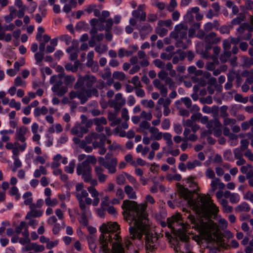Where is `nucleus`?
Here are the masks:
<instances>
[{
    "instance_id": "obj_46",
    "label": "nucleus",
    "mask_w": 253,
    "mask_h": 253,
    "mask_svg": "<svg viewBox=\"0 0 253 253\" xmlns=\"http://www.w3.org/2000/svg\"><path fill=\"white\" fill-rule=\"evenodd\" d=\"M241 61L243 66L245 67H249L253 65V58H250L246 56L241 57Z\"/></svg>"
},
{
    "instance_id": "obj_52",
    "label": "nucleus",
    "mask_w": 253,
    "mask_h": 253,
    "mask_svg": "<svg viewBox=\"0 0 253 253\" xmlns=\"http://www.w3.org/2000/svg\"><path fill=\"white\" fill-rule=\"evenodd\" d=\"M245 20V16L243 14H240L237 17L234 18L231 21V24L233 25H237L240 24L242 22Z\"/></svg>"
},
{
    "instance_id": "obj_24",
    "label": "nucleus",
    "mask_w": 253,
    "mask_h": 253,
    "mask_svg": "<svg viewBox=\"0 0 253 253\" xmlns=\"http://www.w3.org/2000/svg\"><path fill=\"white\" fill-rule=\"evenodd\" d=\"M153 84L155 87L159 90L162 96L167 97L168 90L165 84H162L158 79H155L153 81Z\"/></svg>"
},
{
    "instance_id": "obj_28",
    "label": "nucleus",
    "mask_w": 253,
    "mask_h": 253,
    "mask_svg": "<svg viewBox=\"0 0 253 253\" xmlns=\"http://www.w3.org/2000/svg\"><path fill=\"white\" fill-rule=\"evenodd\" d=\"M225 198H229L230 203L232 204L238 203L240 199V196L238 193H231L229 191H225L224 193Z\"/></svg>"
},
{
    "instance_id": "obj_30",
    "label": "nucleus",
    "mask_w": 253,
    "mask_h": 253,
    "mask_svg": "<svg viewBox=\"0 0 253 253\" xmlns=\"http://www.w3.org/2000/svg\"><path fill=\"white\" fill-rule=\"evenodd\" d=\"M134 189V187L129 185H126L125 186L124 192L126 194L128 199L134 200L137 198L136 192Z\"/></svg>"
},
{
    "instance_id": "obj_49",
    "label": "nucleus",
    "mask_w": 253,
    "mask_h": 253,
    "mask_svg": "<svg viewBox=\"0 0 253 253\" xmlns=\"http://www.w3.org/2000/svg\"><path fill=\"white\" fill-rule=\"evenodd\" d=\"M65 76L64 72L60 73L58 75L52 76L50 79V84H53L55 82H58L59 81H61L63 78L64 79Z\"/></svg>"
},
{
    "instance_id": "obj_56",
    "label": "nucleus",
    "mask_w": 253,
    "mask_h": 253,
    "mask_svg": "<svg viewBox=\"0 0 253 253\" xmlns=\"http://www.w3.org/2000/svg\"><path fill=\"white\" fill-rule=\"evenodd\" d=\"M75 165V161H72L70 162L68 166L65 167L64 170L69 173H72L74 171Z\"/></svg>"
},
{
    "instance_id": "obj_4",
    "label": "nucleus",
    "mask_w": 253,
    "mask_h": 253,
    "mask_svg": "<svg viewBox=\"0 0 253 253\" xmlns=\"http://www.w3.org/2000/svg\"><path fill=\"white\" fill-rule=\"evenodd\" d=\"M120 226L117 222H109L107 224H103L100 227L101 234L99 237V242L100 248L103 252L107 253L109 252L108 243L114 239L119 242L121 238L119 235Z\"/></svg>"
},
{
    "instance_id": "obj_38",
    "label": "nucleus",
    "mask_w": 253,
    "mask_h": 253,
    "mask_svg": "<svg viewBox=\"0 0 253 253\" xmlns=\"http://www.w3.org/2000/svg\"><path fill=\"white\" fill-rule=\"evenodd\" d=\"M241 75L247 78L246 83L249 84L253 83V70H251L250 71H244L241 73Z\"/></svg>"
},
{
    "instance_id": "obj_17",
    "label": "nucleus",
    "mask_w": 253,
    "mask_h": 253,
    "mask_svg": "<svg viewBox=\"0 0 253 253\" xmlns=\"http://www.w3.org/2000/svg\"><path fill=\"white\" fill-rule=\"evenodd\" d=\"M126 102V99L123 97V94L121 93H118L116 94L111 105L115 110L120 111L121 107L125 105Z\"/></svg>"
},
{
    "instance_id": "obj_19",
    "label": "nucleus",
    "mask_w": 253,
    "mask_h": 253,
    "mask_svg": "<svg viewBox=\"0 0 253 253\" xmlns=\"http://www.w3.org/2000/svg\"><path fill=\"white\" fill-rule=\"evenodd\" d=\"M88 132V129L80 124H76L71 129V132L73 135L83 137L84 134Z\"/></svg>"
},
{
    "instance_id": "obj_61",
    "label": "nucleus",
    "mask_w": 253,
    "mask_h": 253,
    "mask_svg": "<svg viewBox=\"0 0 253 253\" xmlns=\"http://www.w3.org/2000/svg\"><path fill=\"white\" fill-rule=\"evenodd\" d=\"M14 84L16 86L25 87L26 86L25 81L23 80L22 78L19 76L17 77L15 79Z\"/></svg>"
},
{
    "instance_id": "obj_51",
    "label": "nucleus",
    "mask_w": 253,
    "mask_h": 253,
    "mask_svg": "<svg viewBox=\"0 0 253 253\" xmlns=\"http://www.w3.org/2000/svg\"><path fill=\"white\" fill-rule=\"evenodd\" d=\"M126 177L128 181L133 185L135 189H137L139 187V184L136 179L132 175L126 174Z\"/></svg>"
},
{
    "instance_id": "obj_16",
    "label": "nucleus",
    "mask_w": 253,
    "mask_h": 253,
    "mask_svg": "<svg viewBox=\"0 0 253 253\" xmlns=\"http://www.w3.org/2000/svg\"><path fill=\"white\" fill-rule=\"evenodd\" d=\"M51 88L52 91L59 97L63 96L68 91V87L62 85V81L55 82Z\"/></svg>"
},
{
    "instance_id": "obj_21",
    "label": "nucleus",
    "mask_w": 253,
    "mask_h": 253,
    "mask_svg": "<svg viewBox=\"0 0 253 253\" xmlns=\"http://www.w3.org/2000/svg\"><path fill=\"white\" fill-rule=\"evenodd\" d=\"M145 8L144 4H141L138 6L137 9L132 11V16L136 18H140V20L142 21L146 20V13L144 11Z\"/></svg>"
},
{
    "instance_id": "obj_18",
    "label": "nucleus",
    "mask_w": 253,
    "mask_h": 253,
    "mask_svg": "<svg viewBox=\"0 0 253 253\" xmlns=\"http://www.w3.org/2000/svg\"><path fill=\"white\" fill-rule=\"evenodd\" d=\"M106 140V137L105 135L102 134L99 142L94 141L92 143V146L94 148H99L98 153L102 155L105 154L107 151L106 148L105 147V141Z\"/></svg>"
},
{
    "instance_id": "obj_11",
    "label": "nucleus",
    "mask_w": 253,
    "mask_h": 253,
    "mask_svg": "<svg viewBox=\"0 0 253 253\" xmlns=\"http://www.w3.org/2000/svg\"><path fill=\"white\" fill-rule=\"evenodd\" d=\"M91 172L92 168L89 164H87V162L83 161L78 164L77 167V174L81 175L84 181H88L90 180Z\"/></svg>"
},
{
    "instance_id": "obj_53",
    "label": "nucleus",
    "mask_w": 253,
    "mask_h": 253,
    "mask_svg": "<svg viewBox=\"0 0 253 253\" xmlns=\"http://www.w3.org/2000/svg\"><path fill=\"white\" fill-rule=\"evenodd\" d=\"M220 179L218 178H215L212 179L210 186L211 189L210 190V192H214L217 189L218 184H219Z\"/></svg>"
},
{
    "instance_id": "obj_33",
    "label": "nucleus",
    "mask_w": 253,
    "mask_h": 253,
    "mask_svg": "<svg viewBox=\"0 0 253 253\" xmlns=\"http://www.w3.org/2000/svg\"><path fill=\"white\" fill-rule=\"evenodd\" d=\"M9 10L10 12L9 14L5 15L4 17L5 22L7 23L11 22L16 16L17 10L16 8L13 6H10Z\"/></svg>"
},
{
    "instance_id": "obj_15",
    "label": "nucleus",
    "mask_w": 253,
    "mask_h": 253,
    "mask_svg": "<svg viewBox=\"0 0 253 253\" xmlns=\"http://www.w3.org/2000/svg\"><path fill=\"white\" fill-rule=\"evenodd\" d=\"M221 38L217 37V34L211 32L205 36V42L207 44L206 45V49H210L211 48L212 44H217L221 41Z\"/></svg>"
},
{
    "instance_id": "obj_14",
    "label": "nucleus",
    "mask_w": 253,
    "mask_h": 253,
    "mask_svg": "<svg viewBox=\"0 0 253 253\" xmlns=\"http://www.w3.org/2000/svg\"><path fill=\"white\" fill-rule=\"evenodd\" d=\"M111 156V155L109 153L106 155L105 158L106 163L104 167L108 170L109 173L113 174L117 171L116 167L118 165V159L116 158L110 159Z\"/></svg>"
},
{
    "instance_id": "obj_36",
    "label": "nucleus",
    "mask_w": 253,
    "mask_h": 253,
    "mask_svg": "<svg viewBox=\"0 0 253 253\" xmlns=\"http://www.w3.org/2000/svg\"><path fill=\"white\" fill-rule=\"evenodd\" d=\"M196 179V177L193 175H190L184 179L186 183L189 184V186L194 188V191L198 189V184L195 181Z\"/></svg>"
},
{
    "instance_id": "obj_40",
    "label": "nucleus",
    "mask_w": 253,
    "mask_h": 253,
    "mask_svg": "<svg viewBox=\"0 0 253 253\" xmlns=\"http://www.w3.org/2000/svg\"><path fill=\"white\" fill-rule=\"evenodd\" d=\"M105 22H106L105 27L104 28L103 24L101 23V25L99 26V30L101 31L105 29L106 32L111 31L113 24V19L112 18H109L106 21L105 20Z\"/></svg>"
},
{
    "instance_id": "obj_25",
    "label": "nucleus",
    "mask_w": 253,
    "mask_h": 253,
    "mask_svg": "<svg viewBox=\"0 0 253 253\" xmlns=\"http://www.w3.org/2000/svg\"><path fill=\"white\" fill-rule=\"evenodd\" d=\"M151 133V139L153 141H158L164 137V133L159 131V129L155 126H151L149 131Z\"/></svg>"
},
{
    "instance_id": "obj_10",
    "label": "nucleus",
    "mask_w": 253,
    "mask_h": 253,
    "mask_svg": "<svg viewBox=\"0 0 253 253\" xmlns=\"http://www.w3.org/2000/svg\"><path fill=\"white\" fill-rule=\"evenodd\" d=\"M97 82L96 78L93 75H85L80 76L74 85V88L78 89L83 86L90 88Z\"/></svg>"
},
{
    "instance_id": "obj_37",
    "label": "nucleus",
    "mask_w": 253,
    "mask_h": 253,
    "mask_svg": "<svg viewBox=\"0 0 253 253\" xmlns=\"http://www.w3.org/2000/svg\"><path fill=\"white\" fill-rule=\"evenodd\" d=\"M77 2L76 0H70L68 4H65L63 7V10L66 13L70 12L73 8L77 6Z\"/></svg>"
},
{
    "instance_id": "obj_12",
    "label": "nucleus",
    "mask_w": 253,
    "mask_h": 253,
    "mask_svg": "<svg viewBox=\"0 0 253 253\" xmlns=\"http://www.w3.org/2000/svg\"><path fill=\"white\" fill-rule=\"evenodd\" d=\"M92 95L96 97L98 96V91L95 88L78 91V98L80 100L82 104L86 103L88 98L91 97Z\"/></svg>"
},
{
    "instance_id": "obj_31",
    "label": "nucleus",
    "mask_w": 253,
    "mask_h": 253,
    "mask_svg": "<svg viewBox=\"0 0 253 253\" xmlns=\"http://www.w3.org/2000/svg\"><path fill=\"white\" fill-rule=\"evenodd\" d=\"M119 242L116 241L113 243L112 253H125V249L122 245Z\"/></svg>"
},
{
    "instance_id": "obj_44",
    "label": "nucleus",
    "mask_w": 253,
    "mask_h": 253,
    "mask_svg": "<svg viewBox=\"0 0 253 253\" xmlns=\"http://www.w3.org/2000/svg\"><path fill=\"white\" fill-rule=\"evenodd\" d=\"M48 113V109L45 106H42L41 108H36L34 110V115L38 117L41 115H44Z\"/></svg>"
},
{
    "instance_id": "obj_7",
    "label": "nucleus",
    "mask_w": 253,
    "mask_h": 253,
    "mask_svg": "<svg viewBox=\"0 0 253 253\" xmlns=\"http://www.w3.org/2000/svg\"><path fill=\"white\" fill-rule=\"evenodd\" d=\"M138 59L140 60L139 64L141 67H144L149 66V62L146 54L142 50H139L137 56H133L129 59L130 63L132 65H135L129 71V74H134L140 70V66L138 65H135L138 62Z\"/></svg>"
},
{
    "instance_id": "obj_34",
    "label": "nucleus",
    "mask_w": 253,
    "mask_h": 253,
    "mask_svg": "<svg viewBox=\"0 0 253 253\" xmlns=\"http://www.w3.org/2000/svg\"><path fill=\"white\" fill-rule=\"evenodd\" d=\"M103 134H98L96 132H92L89 134H88L87 136H86L84 138L85 142L87 144H90L91 143H93V140H96L97 139H99V140H100L101 136Z\"/></svg>"
},
{
    "instance_id": "obj_5",
    "label": "nucleus",
    "mask_w": 253,
    "mask_h": 253,
    "mask_svg": "<svg viewBox=\"0 0 253 253\" xmlns=\"http://www.w3.org/2000/svg\"><path fill=\"white\" fill-rule=\"evenodd\" d=\"M77 200L79 202V206L81 210V218L80 222L84 224H87V215L90 213L89 206L92 203V199L88 197V193L85 190L79 192H74Z\"/></svg>"
},
{
    "instance_id": "obj_9",
    "label": "nucleus",
    "mask_w": 253,
    "mask_h": 253,
    "mask_svg": "<svg viewBox=\"0 0 253 253\" xmlns=\"http://www.w3.org/2000/svg\"><path fill=\"white\" fill-rule=\"evenodd\" d=\"M28 132V129L24 126L18 127L16 128L14 135L16 141L20 143L19 148L22 149V152L25 150L27 147L26 135Z\"/></svg>"
},
{
    "instance_id": "obj_6",
    "label": "nucleus",
    "mask_w": 253,
    "mask_h": 253,
    "mask_svg": "<svg viewBox=\"0 0 253 253\" xmlns=\"http://www.w3.org/2000/svg\"><path fill=\"white\" fill-rule=\"evenodd\" d=\"M187 34L188 25L186 23L182 22L175 26L173 31L170 33L169 37L176 41V47L186 49L187 46L183 41L187 40Z\"/></svg>"
},
{
    "instance_id": "obj_48",
    "label": "nucleus",
    "mask_w": 253,
    "mask_h": 253,
    "mask_svg": "<svg viewBox=\"0 0 253 253\" xmlns=\"http://www.w3.org/2000/svg\"><path fill=\"white\" fill-rule=\"evenodd\" d=\"M171 101L169 97H161L158 101V104L162 105L163 107H169L171 104Z\"/></svg>"
},
{
    "instance_id": "obj_32",
    "label": "nucleus",
    "mask_w": 253,
    "mask_h": 253,
    "mask_svg": "<svg viewBox=\"0 0 253 253\" xmlns=\"http://www.w3.org/2000/svg\"><path fill=\"white\" fill-rule=\"evenodd\" d=\"M27 251L34 250L36 252H42L44 251L45 248L43 245H39L37 243H31L26 246Z\"/></svg>"
},
{
    "instance_id": "obj_42",
    "label": "nucleus",
    "mask_w": 253,
    "mask_h": 253,
    "mask_svg": "<svg viewBox=\"0 0 253 253\" xmlns=\"http://www.w3.org/2000/svg\"><path fill=\"white\" fill-rule=\"evenodd\" d=\"M201 25L200 23H196L194 24L193 26L188 29V33L189 38H193L195 36L197 30L200 29Z\"/></svg>"
},
{
    "instance_id": "obj_62",
    "label": "nucleus",
    "mask_w": 253,
    "mask_h": 253,
    "mask_svg": "<svg viewBox=\"0 0 253 253\" xmlns=\"http://www.w3.org/2000/svg\"><path fill=\"white\" fill-rule=\"evenodd\" d=\"M141 104L143 105L145 107L149 108H153L155 106V103L152 100H147L146 99L142 100L141 102Z\"/></svg>"
},
{
    "instance_id": "obj_26",
    "label": "nucleus",
    "mask_w": 253,
    "mask_h": 253,
    "mask_svg": "<svg viewBox=\"0 0 253 253\" xmlns=\"http://www.w3.org/2000/svg\"><path fill=\"white\" fill-rule=\"evenodd\" d=\"M30 211H28L25 216V219H30L32 218L41 217L43 214V211L42 210H37V209L32 208L29 207Z\"/></svg>"
},
{
    "instance_id": "obj_55",
    "label": "nucleus",
    "mask_w": 253,
    "mask_h": 253,
    "mask_svg": "<svg viewBox=\"0 0 253 253\" xmlns=\"http://www.w3.org/2000/svg\"><path fill=\"white\" fill-rule=\"evenodd\" d=\"M93 122L95 125H106L107 124V121L104 117L95 118L93 120Z\"/></svg>"
},
{
    "instance_id": "obj_27",
    "label": "nucleus",
    "mask_w": 253,
    "mask_h": 253,
    "mask_svg": "<svg viewBox=\"0 0 253 253\" xmlns=\"http://www.w3.org/2000/svg\"><path fill=\"white\" fill-rule=\"evenodd\" d=\"M188 225H181V228H178L175 232L181 241L186 242L189 238L186 234L187 230Z\"/></svg>"
},
{
    "instance_id": "obj_54",
    "label": "nucleus",
    "mask_w": 253,
    "mask_h": 253,
    "mask_svg": "<svg viewBox=\"0 0 253 253\" xmlns=\"http://www.w3.org/2000/svg\"><path fill=\"white\" fill-rule=\"evenodd\" d=\"M25 228H28V225L27 224V223L25 221H21L19 225L15 227V232L17 234H19L22 232V230L23 229L24 230Z\"/></svg>"
},
{
    "instance_id": "obj_60",
    "label": "nucleus",
    "mask_w": 253,
    "mask_h": 253,
    "mask_svg": "<svg viewBox=\"0 0 253 253\" xmlns=\"http://www.w3.org/2000/svg\"><path fill=\"white\" fill-rule=\"evenodd\" d=\"M47 158V157L46 155H44L42 156L38 155L34 160V163H39L43 165L45 163Z\"/></svg>"
},
{
    "instance_id": "obj_2",
    "label": "nucleus",
    "mask_w": 253,
    "mask_h": 253,
    "mask_svg": "<svg viewBox=\"0 0 253 253\" xmlns=\"http://www.w3.org/2000/svg\"><path fill=\"white\" fill-rule=\"evenodd\" d=\"M176 186L179 196L188 200V204L196 213L209 216L215 215L218 212V208L213 203L209 194H204L199 196L196 199H193L191 191L179 183H177Z\"/></svg>"
},
{
    "instance_id": "obj_20",
    "label": "nucleus",
    "mask_w": 253,
    "mask_h": 253,
    "mask_svg": "<svg viewBox=\"0 0 253 253\" xmlns=\"http://www.w3.org/2000/svg\"><path fill=\"white\" fill-rule=\"evenodd\" d=\"M181 215L179 213L173 215L171 218L167 219L168 226L170 228L172 231H175L177 229L175 227L178 225L179 221L181 220Z\"/></svg>"
},
{
    "instance_id": "obj_23",
    "label": "nucleus",
    "mask_w": 253,
    "mask_h": 253,
    "mask_svg": "<svg viewBox=\"0 0 253 253\" xmlns=\"http://www.w3.org/2000/svg\"><path fill=\"white\" fill-rule=\"evenodd\" d=\"M87 190L91 195V196L93 198V200H92L91 204L94 207L97 206L100 202V199L99 198V192L96 189L95 187H93V186L88 187Z\"/></svg>"
},
{
    "instance_id": "obj_45",
    "label": "nucleus",
    "mask_w": 253,
    "mask_h": 253,
    "mask_svg": "<svg viewBox=\"0 0 253 253\" xmlns=\"http://www.w3.org/2000/svg\"><path fill=\"white\" fill-rule=\"evenodd\" d=\"M172 136L170 133L169 132H165L164 136V139L166 140V143L167 146L169 147V150L172 148V146L173 145V142L171 139Z\"/></svg>"
},
{
    "instance_id": "obj_22",
    "label": "nucleus",
    "mask_w": 253,
    "mask_h": 253,
    "mask_svg": "<svg viewBox=\"0 0 253 253\" xmlns=\"http://www.w3.org/2000/svg\"><path fill=\"white\" fill-rule=\"evenodd\" d=\"M104 168L101 166H95L94 167V172L98 180L100 183H104L108 175L103 173Z\"/></svg>"
},
{
    "instance_id": "obj_47",
    "label": "nucleus",
    "mask_w": 253,
    "mask_h": 253,
    "mask_svg": "<svg viewBox=\"0 0 253 253\" xmlns=\"http://www.w3.org/2000/svg\"><path fill=\"white\" fill-rule=\"evenodd\" d=\"M76 80L75 77L73 75H66L64 77V83L67 87L68 86L72 85Z\"/></svg>"
},
{
    "instance_id": "obj_35",
    "label": "nucleus",
    "mask_w": 253,
    "mask_h": 253,
    "mask_svg": "<svg viewBox=\"0 0 253 253\" xmlns=\"http://www.w3.org/2000/svg\"><path fill=\"white\" fill-rule=\"evenodd\" d=\"M20 145V143L17 141H15L14 143L12 142H7L5 144V148L8 150H12V155H13V151L15 150H16L18 152H22V149L19 148V146Z\"/></svg>"
},
{
    "instance_id": "obj_3",
    "label": "nucleus",
    "mask_w": 253,
    "mask_h": 253,
    "mask_svg": "<svg viewBox=\"0 0 253 253\" xmlns=\"http://www.w3.org/2000/svg\"><path fill=\"white\" fill-rule=\"evenodd\" d=\"M187 218L192 224V228L198 230L209 242H219L221 239L220 233L215 223L212 221L204 222L199 219H196L194 215L189 213Z\"/></svg>"
},
{
    "instance_id": "obj_41",
    "label": "nucleus",
    "mask_w": 253,
    "mask_h": 253,
    "mask_svg": "<svg viewBox=\"0 0 253 253\" xmlns=\"http://www.w3.org/2000/svg\"><path fill=\"white\" fill-rule=\"evenodd\" d=\"M20 155V152L17 151L16 150H15L13 151V155H12V158L14 160L13 166L16 167H18V168L22 167V163L19 159V156Z\"/></svg>"
},
{
    "instance_id": "obj_8",
    "label": "nucleus",
    "mask_w": 253,
    "mask_h": 253,
    "mask_svg": "<svg viewBox=\"0 0 253 253\" xmlns=\"http://www.w3.org/2000/svg\"><path fill=\"white\" fill-rule=\"evenodd\" d=\"M149 229V227L147 224V228L146 230L143 231L141 238H137V239L140 240L143 235L144 234L145 235V248L147 253L155 251L158 246V238L156 234L150 232ZM136 239V238L135 239Z\"/></svg>"
},
{
    "instance_id": "obj_43",
    "label": "nucleus",
    "mask_w": 253,
    "mask_h": 253,
    "mask_svg": "<svg viewBox=\"0 0 253 253\" xmlns=\"http://www.w3.org/2000/svg\"><path fill=\"white\" fill-rule=\"evenodd\" d=\"M47 173V170L42 166H40L38 169H36L34 172V176L35 178L40 177L42 174L45 175Z\"/></svg>"
},
{
    "instance_id": "obj_39",
    "label": "nucleus",
    "mask_w": 253,
    "mask_h": 253,
    "mask_svg": "<svg viewBox=\"0 0 253 253\" xmlns=\"http://www.w3.org/2000/svg\"><path fill=\"white\" fill-rule=\"evenodd\" d=\"M236 212H241L242 211L248 212L250 210V207L248 203L243 202L241 204L237 206L235 208Z\"/></svg>"
},
{
    "instance_id": "obj_50",
    "label": "nucleus",
    "mask_w": 253,
    "mask_h": 253,
    "mask_svg": "<svg viewBox=\"0 0 253 253\" xmlns=\"http://www.w3.org/2000/svg\"><path fill=\"white\" fill-rule=\"evenodd\" d=\"M182 178V176L180 174H168L166 176V179L169 181H179Z\"/></svg>"
},
{
    "instance_id": "obj_29",
    "label": "nucleus",
    "mask_w": 253,
    "mask_h": 253,
    "mask_svg": "<svg viewBox=\"0 0 253 253\" xmlns=\"http://www.w3.org/2000/svg\"><path fill=\"white\" fill-rule=\"evenodd\" d=\"M241 172L243 174H246L247 178L253 177V167L251 164H247L243 166L240 168Z\"/></svg>"
},
{
    "instance_id": "obj_63",
    "label": "nucleus",
    "mask_w": 253,
    "mask_h": 253,
    "mask_svg": "<svg viewBox=\"0 0 253 253\" xmlns=\"http://www.w3.org/2000/svg\"><path fill=\"white\" fill-rule=\"evenodd\" d=\"M9 106L11 108H15L17 111L21 109V103L19 102H16L14 99H12L10 100Z\"/></svg>"
},
{
    "instance_id": "obj_1",
    "label": "nucleus",
    "mask_w": 253,
    "mask_h": 253,
    "mask_svg": "<svg viewBox=\"0 0 253 253\" xmlns=\"http://www.w3.org/2000/svg\"><path fill=\"white\" fill-rule=\"evenodd\" d=\"M123 215L126 221L132 220L134 221L133 226H130L129 232L132 240L140 238L143 231L147 228L148 214L146 212L147 203L137 204V202L129 200H125L122 205Z\"/></svg>"
},
{
    "instance_id": "obj_59",
    "label": "nucleus",
    "mask_w": 253,
    "mask_h": 253,
    "mask_svg": "<svg viewBox=\"0 0 253 253\" xmlns=\"http://www.w3.org/2000/svg\"><path fill=\"white\" fill-rule=\"evenodd\" d=\"M58 203V200L56 198L51 199L50 197H48L45 199V203L47 206L54 207Z\"/></svg>"
},
{
    "instance_id": "obj_58",
    "label": "nucleus",
    "mask_w": 253,
    "mask_h": 253,
    "mask_svg": "<svg viewBox=\"0 0 253 253\" xmlns=\"http://www.w3.org/2000/svg\"><path fill=\"white\" fill-rule=\"evenodd\" d=\"M141 119H144L146 121H151L152 119V114L151 112H147L142 111L140 115Z\"/></svg>"
},
{
    "instance_id": "obj_13",
    "label": "nucleus",
    "mask_w": 253,
    "mask_h": 253,
    "mask_svg": "<svg viewBox=\"0 0 253 253\" xmlns=\"http://www.w3.org/2000/svg\"><path fill=\"white\" fill-rule=\"evenodd\" d=\"M253 31V27L248 23H244L239 26L237 29V33L243 38V40H248L252 37L251 33Z\"/></svg>"
},
{
    "instance_id": "obj_57",
    "label": "nucleus",
    "mask_w": 253,
    "mask_h": 253,
    "mask_svg": "<svg viewBox=\"0 0 253 253\" xmlns=\"http://www.w3.org/2000/svg\"><path fill=\"white\" fill-rule=\"evenodd\" d=\"M113 78L116 80L123 81L126 78V75L124 73L122 72L116 71L113 74Z\"/></svg>"
},
{
    "instance_id": "obj_64",
    "label": "nucleus",
    "mask_w": 253,
    "mask_h": 253,
    "mask_svg": "<svg viewBox=\"0 0 253 253\" xmlns=\"http://www.w3.org/2000/svg\"><path fill=\"white\" fill-rule=\"evenodd\" d=\"M110 203V198L108 196H104L102 199L100 204V206L102 208H106L109 206Z\"/></svg>"
}]
</instances>
